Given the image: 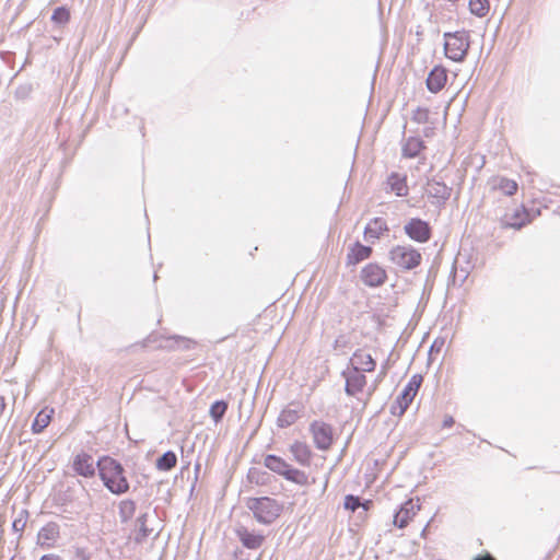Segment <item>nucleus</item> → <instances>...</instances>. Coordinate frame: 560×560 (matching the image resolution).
I'll use <instances>...</instances> for the list:
<instances>
[{"instance_id": "43", "label": "nucleus", "mask_w": 560, "mask_h": 560, "mask_svg": "<svg viewBox=\"0 0 560 560\" xmlns=\"http://www.w3.org/2000/svg\"><path fill=\"white\" fill-rule=\"evenodd\" d=\"M474 560H494L490 555L478 556Z\"/></svg>"}, {"instance_id": "4", "label": "nucleus", "mask_w": 560, "mask_h": 560, "mask_svg": "<svg viewBox=\"0 0 560 560\" xmlns=\"http://www.w3.org/2000/svg\"><path fill=\"white\" fill-rule=\"evenodd\" d=\"M389 259L397 267L411 270L421 262V254L411 245H396L389 250Z\"/></svg>"}, {"instance_id": "30", "label": "nucleus", "mask_w": 560, "mask_h": 560, "mask_svg": "<svg viewBox=\"0 0 560 560\" xmlns=\"http://www.w3.org/2000/svg\"><path fill=\"white\" fill-rule=\"evenodd\" d=\"M228 407L229 405L225 400H217L211 405L209 415L215 423H219L223 419Z\"/></svg>"}, {"instance_id": "33", "label": "nucleus", "mask_w": 560, "mask_h": 560, "mask_svg": "<svg viewBox=\"0 0 560 560\" xmlns=\"http://www.w3.org/2000/svg\"><path fill=\"white\" fill-rule=\"evenodd\" d=\"M469 10L472 14L483 18L489 12V0H470Z\"/></svg>"}, {"instance_id": "13", "label": "nucleus", "mask_w": 560, "mask_h": 560, "mask_svg": "<svg viewBox=\"0 0 560 560\" xmlns=\"http://www.w3.org/2000/svg\"><path fill=\"white\" fill-rule=\"evenodd\" d=\"M236 536L242 545L247 549L256 550L262 546L266 537L255 530H249L245 526H238L235 529Z\"/></svg>"}, {"instance_id": "21", "label": "nucleus", "mask_w": 560, "mask_h": 560, "mask_svg": "<svg viewBox=\"0 0 560 560\" xmlns=\"http://www.w3.org/2000/svg\"><path fill=\"white\" fill-rule=\"evenodd\" d=\"M492 189L502 191L505 196H513L518 188L515 180L506 177H494L490 182Z\"/></svg>"}, {"instance_id": "38", "label": "nucleus", "mask_w": 560, "mask_h": 560, "mask_svg": "<svg viewBox=\"0 0 560 560\" xmlns=\"http://www.w3.org/2000/svg\"><path fill=\"white\" fill-rule=\"evenodd\" d=\"M31 85H21L15 91V96L18 98H25L31 92Z\"/></svg>"}, {"instance_id": "2", "label": "nucleus", "mask_w": 560, "mask_h": 560, "mask_svg": "<svg viewBox=\"0 0 560 560\" xmlns=\"http://www.w3.org/2000/svg\"><path fill=\"white\" fill-rule=\"evenodd\" d=\"M246 506L253 512L255 520L264 525L273 523L283 510L280 502L269 497L248 498Z\"/></svg>"}, {"instance_id": "11", "label": "nucleus", "mask_w": 560, "mask_h": 560, "mask_svg": "<svg viewBox=\"0 0 560 560\" xmlns=\"http://www.w3.org/2000/svg\"><path fill=\"white\" fill-rule=\"evenodd\" d=\"M360 278L365 285L375 288L386 281L387 275L380 265L371 262L361 270Z\"/></svg>"}, {"instance_id": "41", "label": "nucleus", "mask_w": 560, "mask_h": 560, "mask_svg": "<svg viewBox=\"0 0 560 560\" xmlns=\"http://www.w3.org/2000/svg\"><path fill=\"white\" fill-rule=\"evenodd\" d=\"M39 560H62V558L55 553L44 555Z\"/></svg>"}, {"instance_id": "10", "label": "nucleus", "mask_w": 560, "mask_h": 560, "mask_svg": "<svg viewBox=\"0 0 560 560\" xmlns=\"http://www.w3.org/2000/svg\"><path fill=\"white\" fill-rule=\"evenodd\" d=\"M422 375H412L407 385L405 386L404 390L401 392V394L397 397L396 402L399 406L400 413H404L409 407V405L412 402L422 384Z\"/></svg>"}, {"instance_id": "35", "label": "nucleus", "mask_w": 560, "mask_h": 560, "mask_svg": "<svg viewBox=\"0 0 560 560\" xmlns=\"http://www.w3.org/2000/svg\"><path fill=\"white\" fill-rule=\"evenodd\" d=\"M345 509L350 510L354 512L359 506L362 505L361 500L359 497L348 494L345 498Z\"/></svg>"}, {"instance_id": "24", "label": "nucleus", "mask_w": 560, "mask_h": 560, "mask_svg": "<svg viewBox=\"0 0 560 560\" xmlns=\"http://www.w3.org/2000/svg\"><path fill=\"white\" fill-rule=\"evenodd\" d=\"M147 513L139 515L136 520L135 540L138 544L143 542L152 533V529L147 526Z\"/></svg>"}, {"instance_id": "5", "label": "nucleus", "mask_w": 560, "mask_h": 560, "mask_svg": "<svg viewBox=\"0 0 560 560\" xmlns=\"http://www.w3.org/2000/svg\"><path fill=\"white\" fill-rule=\"evenodd\" d=\"M310 432L317 450L328 451L334 443V429L329 423L315 420L310 424Z\"/></svg>"}, {"instance_id": "28", "label": "nucleus", "mask_w": 560, "mask_h": 560, "mask_svg": "<svg viewBox=\"0 0 560 560\" xmlns=\"http://www.w3.org/2000/svg\"><path fill=\"white\" fill-rule=\"evenodd\" d=\"M52 413H54L52 409H50L49 412H47L46 410L39 411L37 413V416L35 417L33 424H32L33 432L40 433L45 428H47V425L49 424V422L51 420Z\"/></svg>"}, {"instance_id": "15", "label": "nucleus", "mask_w": 560, "mask_h": 560, "mask_svg": "<svg viewBox=\"0 0 560 560\" xmlns=\"http://www.w3.org/2000/svg\"><path fill=\"white\" fill-rule=\"evenodd\" d=\"M446 81V69L441 66H436L430 71L427 78V88L431 93H439L445 86Z\"/></svg>"}, {"instance_id": "26", "label": "nucleus", "mask_w": 560, "mask_h": 560, "mask_svg": "<svg viewBox=\"0 0 560 560\" xmlns=\"http://www.w3.org/2000/svg\"><path fill=\"white\" fill-rule=\"evenodd\" d=\"M177 464V456L173 451L165 452L156 459V468L161 471H168Z\"/></svg>"}, {"instance_id": "40", "label": "nucleus", "mask_w": 560, "mask_h": 560, "mask_svg": "<svg viewBox=\"0 0 560 560\" xmlns=\"http://www.w3.org/2000/svg\"><path fill=\"white\" fill-rule=\"evenodd\" d=\"M454 418L452 416H445L443 420V428H451L454 424Z\"/></svg>"}, {"instance_id": "19", "label": "nucleus", "mask_w": 560, "mask_h": 560, "mask_svg": "<svg viewBox=\"0 0 560 560\" xmlns=\"http://www.w3.org/2000/svg\"><path fill=\"white\" fill-rule=\"evenodd\" d=\"M371 255L372 248L370 246H364L361 243L357 242L347 254V264L357 265L360 261L368 259Z\"/></svg>"}, {"instance_id": "29", "label": "nucleus", "mask_w": 560, "mask_h": 560, "mask_svg": "<svg viewBox=\"0 0 560 560\" xmlns=\"http://www.w3.org/2000/svg\"><path fill=\"white\" fill-rule=\"evenodd\" d=\"M136 512V503L132 500H122L119 503V517L121 523H127L132 518Z\"/></svg>"}, {"instance_id": "18", "label": "nucleus", "mask_w": 560, "mask_h": 560, "mask_svg": "<svg viewBox=\"0 0 560 560\" xmlns=\"http://www.w3.org/2000/svg\"><path fill=\"white\" fill-rule=\"evenodd\" d=\"M416 509L419 510L412 500L405 502L400 510L394 516V524L399 528H405L409 521L416 515Z\"/></svg>"}, {"instance_id": "25", "label": "nucleus", "mask_w": 560, "mask_h": 560, "mask_svg": "<svg viewBox=\"0 0 560 560\" xmlns=\"http://www.w3.org/2000/svg\"><path fill=\"white\" fill-rule=\"evenodd\" d=\"M388 185L397 196L405 197L408 195V186L406 184V178L401 177L399 174L393 173L388 177Z\"/></svg>"}, {"instance_id": "1", "label": "nucleus", "mask_w": 560, "mask_h": 560, "mask_svg": "<svg viewBox=\"0 0 560 560\" xmlns=\"http://www.w3.org/2000/svg\"><path fill=\"white\" fill-rule=\"evenodd\" d=\"M96 467L101 480L113 494L119 495L129 490L125 468L119 462L109 456H103L96 462Z\"/></svg>"}, {"instance_id": "36", "label": "nucleus", "mask_w": 560, "mask_h": 560, "mask_svg": "<svg viewBox=\"0 0 560 560\" xmlns=\"http://www.w3.org/2000/svg\"><path fill=\"white\" fill-rule=\"evenodd\" d=\"M429 119V109L418 107L412 113V120L418 124H425Z\"/></svg>"}, {"instance_id": "14", "label": "nucleus", "mask_w": 560, "mask_h": 560, "mask_svg": "<svg viewBox=\"0 0 560 560\" xmlns=\"http://www.w3.org/2000/svg\"><path fill=\"white\" fill-rule=\"evenodd\" d=\"M60 536L59 525L49 522L37 534V545L42 548H51Z\"/></svg>"}, {"instance_id": "39", "label": "nucleus", "mask_w": 560, "mask_h": 560, "mask_svg": "<svg viewBox=\"0 0 560 560\" xmlns=\"http://www.w3.org/2000/svg\"><path fill=\"white\" fill-rule=\"evenodd\" d=\"M26 525V520L23 517L15 518L13 521L12 527L15 532H22Z\"/></svg>"}, {"instance_id": "9", "label": "nucleus", "mask_w": 560, "mask_h": 560, "mask_svg": "<svg viewBox=\"0 0 560 560\" xmlns=\"http://www.w3.org/2000/svg\"><path fill=\"white\" fill-rule=\"evenodd\" d=\"M73 471L84 478H92L95 476L97 467L94 458L91 454L81 451L74 455L72 459Z\"/></svg>"}, {"instance_id": "37", "label": "nucleus", "mask_w": 560, "mask_h": 560, "mask_svg": "<svg viewBox=\"0 0 560 560\" xmlns=\"http://www.w3.org/2000/svg\"><path fill=\"white\" fill-rule=\"evenodd\" d=\"M266 472H261L258 469H250L248 472V479L255 483H264L266 481Z\"/></svg>"}, {"instance_id": "12", "label": "nucleus", "mask_w": 560, "mask_h": 560, "mask_svg": "<svg viewBox=\"0 0 560 560\" xmlns=\"http://www.w3.org/2000/svg\"><path fill=\"white\" fill-rule=\"evenodd\" d=\"M376 362L372 355L362 349H358L350 358L349 366L347 369L357 370V372H373Z\"/></svg>"}, {"instance_id": "27", "label": "nucleus", "mask_w": 560, "mask_h": 560, "mask_svg": "<svg viewBox=\"0 0 560 560\" xmlns=\"http://www.w3.org/2000/svg\"><path fill=\"white\" fill-rule=\"evenodd\" d=\"M300 418L299 410L285 408L278 417V425L280 428H288L295 423Z\"/></svg>"}, {"instance_id": "16", "label": "nucleus", "mask_w": 560, "mask_h": 560, "mask_svg": "<svg viewBox=\"0 0 560 560\" xmlns=\"http://www.w3.org/2000/svg\"><path fill=\"white\" fill-rule=\"evenodd\" d=\"M529 222L528 213L525 208L516 209L513 214H505L501 219L502 228H512L520 230Z\"/></svg>"}, {"instance_id": "31", "label": "nucleus", "mask_w": 560, "mask_h": 560, "mask_svg": "<svg viewBox=\"0 0 560 560\" xmlns=\"http://www.w3.org/2000/svg\"><path fill=\"white\" fill-rule=\"evenodd\" d=\"M284 478L300 486H306L308 483V476L304 471L291 466L289 467Z\"/></svg>"}, {"instance_id": "32", "label": "nucleus", "mask_w": 560, "mask_h": 560, "mask_svg": "<svg viewBox=\"0 0 560 560\" xmlns=\"http://www.w3.org/2000/svg\"><path fill=\"white\" fill-rule=\"evenodd\" d=\"M469 275L468 268H459V258H456L452 270V281L454 284L462 285Z\"/></svg>"}, {"instance_id": "3", "label": "nucleus", "mask_w": 560, "mask_h": 560, "mask_svg": "<svg viewBox=\"0 0 560 560\" xmlns=\"http://www.w3.org/2000/svg\"><path fill=\"white\" fill-rule=\"evenodd\" d=\"M445 56L456 62H460L467 56L470 47V36L465 30L454 33H444Z\"/></svg>"}, {"instance_id": "23", "label": "nucleus", "mask_w": 560, "mask_h": 560, "mask_svg": "<svg viewBox=\"0 0 560 560\" xmlns=\"http://www.w3.org/2000/svg\"><path fill=\"white\" fill-rule=\"evenodd\" d=\"M424 149L423 141L418 137H409L402 145V155L406 158H416Z\"/></svg>"}, {"instance_id": "6", "label": "nucleus", "mask_w": 560, "mask_h": 560, "mask_svg": "<svg viewBox=\"0 0 560 560\" xmlns=\"http://www.w3.org/2000/svg\"><path fill=\"white\" fill-rule=\"evenodd\" d=\"M404 232L409 238L418 243H427L432 236L430 224L420 218L408 220L404 225Z\"/></svg>"}, {"instance_id": "7", "label": "nucleus", "mask_w": 560, "mask_h": 560, "mask_svg": "<svg viewBox=\"0 0 560 560\" xmlns=\"http://www.w3.org/2000/svg\"><path fill=\"white\" fill-rule=\"evenodd\" d=\"M424 191L432 199V205L442 207L451 198L452 187L435 178L428 179Z\"/></svg>"}, {"instance_id": "42", "label": "nucleus", "mask_w": 560, "mask_h": 560, "mask_svg": "<svg viewBox=\"0 0 560 560\" xmlns=\"http://www.w3.org/2000/svg\"><path fill=\"white\" fill-rule=\"evenodd\" d=\"M5 398L3 396H0V417L3 415L5 410Z\"/></svg>"}, {"instance_id": "17", "label": "nucleus", "mask_w": 560, "mask_h": 560, "mask_svg": "<svg viewBox=\"0 0 560 560\" xmlns=\"http://www.w3.org/2000/svg\"><path fill=\"white\" fill-rule=\"evenodd\" d=\"M386 231H388V226L385 220L382 218H374L364 229V238L366 242L374 243Z\"/></svg>"}, {"instance_id": "8", "label": "nucleus", "mask_w": 560, "mask_h": 560, "mask_svg": "<svg viewBox=\"0 0 560 560\" xmlns=\"http://www.w3.org/2000/svg\"><path fill=\"white\" fill-rule=\"evenodd\" d=\"M341 376L346 381L345 392L350 397H355L366 386L368 381L363 372L346 369L341 372Z\"/></svg>"}, {"instance_id": "22", "label": "nucleus", "mask_w": 560, "mask_h": 560, "mask_svg": "<svg viewBox=\"0 0 560 560\" xmlns=\"http://www.w3.org/2000/svg\"><path fill=\"white\" fill-rule=\"evenodd\" d=\"M264 465L271 471H273L278 475H281L283 477L285 476V474L290 467V465L284 459H282L279 456L272 455V454L265 456Z\"/></svg>"}, {"instance_id": "20", "label": "nucleus", "mask_w": 560, "mask_h": 560, "mask_svg": "<svg viewBox=\"0 0 560 560\" xmlns=\"http://www.w3.org/2000/svg\"><path fill=\"white\" fill-rule=\"evenodd\" d=\"M290 452L293 455V458L303 466L310 465L311 457H312V451L310 446L304 443L296 441L290 446Z\"/></svg>"}, {"instance_id": "44", "label": "nucleus", "mask_w": 560, "mask_h": 560, "mask_svg": "<svg viewBox=\"0 0 560 560\" xmlns=\"http://www.w3.org/2000/svg\"><path fill=\"white\" fill-rule=\"evenodd\" d=\"M369 503H370L369 501H368V502H365V504H364V510H368V504H369Z\"/></svg>"}, {"instance_id": "34", "label": "nucleus", "mask_w": 560, "mask_h": 560, "mask_svg": "<svg viewBox=\"0 0 560 560\" xmlns=\"http://www.w3.org/2000/svg\"><path fill=\"white\" fill-rule=\"evenodd\" d=\"M70 20V12L66 7H58L54 10L51 21L56 24L65 25Z\"/></svg>"}]
</instances>
